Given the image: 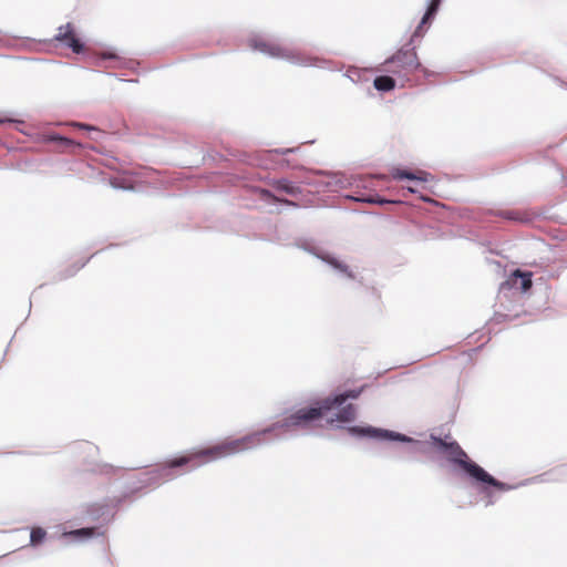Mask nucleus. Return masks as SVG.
Listing matches in <instances>:
<instances>
[{"label": "nucleus", "mask_w": 567, "mask_h": 567, "mask_svg": "<svg viewBox=\"0 0 567 567\" xmlns=\"http://www.w3.org/2000/svg\"><path fill=\"white\" fill-rule=\"evenodd\" d=\"M359 394L360 391L351 390L332 399L327 398L318 408L300 409L282 422H277L262 431L176 458L168 465L148 473L146 482L157 483L158 478L169 480L173 477L171 471L182 465L192 464V468H195L205 463L255 449L274 439H282L301 430L311 431L322 419L327 425L336 426L351 422L355 417V409L352 404L346 406L343 404L349 398L355 399Z\"/></svg>", "instance_id": "f257e3e1"}, {"label": "nucleus", "mask_w": 567, "mask_h": 567, "mask_svg": "<svg viewBox=\"0 0 567 567\" xmlns=\"http://www.w3.org/2000/svg\"><path fill=\"white\" fill-rule=\"evenodd\" d=\"M435 443L439 449L449 454V457L453 463L460 465L464 470V472L472 480L473 485H475L483 494L486 495L488 498L487 505H491L494 502L491 492L492 487L497 491H509L513 488V486L497 481L483 467L472 462L467 457V454L456 442L447 443L445 441L435 439Z\"/></svg>", "instance_id": "f03ea898"}, {"label": "nucleus", "mask_w": 567, "mask_h": 567, "mask_svg": "<svg viewBox=\"0 0 567 567\" xmlns=\"http://www.w3.org/2000/svg\"><path fill=\"white\" fill-rule=\"evenodd\" d=\"M284 164L292 169L305 171L306 176L301 178V183L315 187L317 192L334 193L346 188H368L371 184L370 177L307 169L305 166L293 164L289 159H284Z\"/></svg>", "instance_id": "7ed1b4c3"}, {"label": "nucleus", "mask_w": 567, "mask_h": 567, "mask_svg": "<svg viewBox=\"0 0 567 567\" xmlns=\"http://www.w3.org/2000/svg\"><path fill=\"white\" fill-rule=\"evenodd\" d=\"M249 47L271 58L284 59L292 64L301 66L326 68L328 61L318 56L308 55L297 49L282 47L277 43L268 42L260 37L249 40Z\"/></svg>", "instance_id": "20e7f679"}, {"label": "nucleus", "mask_w": 567, "mask_h": 567, "mask_svg": "<svg viewBox=\"0 0 567 567\" xmlns=\"http://www.w3.org/2000/svg\"><path fill=\"white\" fill-rule=\"evenodd\" d=\"M383 65L384 71L399 78L408 79L410 74L414 73L419 69L422 70L424 76L429 78L431 75L427 69L422 68L415 47H410V44H405L399 49L396 53L384 61Z\"/></svg>", "instance_id": "39448f33"}, {"label": "nucleus", "mask_w": 567, "mask_h": 567, "mask_svg": "<svg viewBox=\"0 0 567 567\" xmlns=\"http://www.w3.org/2000/svg\"><path fill=\"white\" fill-rule=\"evenodd\" d=\"M532 272L514 269L509 271L508 278L501 285L499 292L505 293L506 290H515L517 292H526L532 287Z\"/></svg>", "instance_id": "423d86ee"}, {"label": "nucleus", "mask_w": 567, "mask_h": 567, "mask_svg": "<svg viewBox=\"0 0 567 567\" xmlns=\"http://www.w3.org/2000/svg\"><path fill=\"white\" fill-rule=\"evenodd\" d=\"M349 432L353 435L358 436H368L377 440H390V441H400V442H413V440L406 435L389 431V430H382L377 429L372 426H352L349 429Z\"/></svg>", "instance_id": "0eeeda50"}, {"label": "nucleus", "mask_w": 567, "mask_h": 567, "mask_svg": "<svg viewBox=\"0 0 567 567\" xmlns=\"http://www.w3.org/2000/svg\"><path fill=\"white\" fill-rule=\"evenodd\" d=\"M56 41L62 42L65 47L71 49L74 53H81L84 50L83 42L74 34L71 23L61 25L54 37Z\"/></svg>", "instance_id": "6e6552de"}, {"label": "nucleus", "mask_w": 567, "mask_h": 567, "mask_svg": "<svg viewBox=\"0 0 567 567\" xmlns=\"http://www.w3.org/2000/svg\"><path fill=\"white\" fill-rule=\"evenodd\" d=\"M441 2H442L441 0H429L426 11H425L421 22L416 27L415 31L413 32V34L410 39V42L408 44L411 45L417 39L423 38V35L425 33L424 25L430 24L433 21V19L435 18V16L440 9Z\"/></svg>", "instance_id": "1a4fd4ad"}, {"label": "nucleus", "mask_w": 567, "mask_h": 567, "mask_svg": "<svg viewBox=\"0 0 567 567\" xmlns=\"http://www.w3.org/2000/svg\"><path fill=\"white\" fill-rule=\"evenodd\" d=\"M392 176L394 179H409L415 182L416 184H423L429 181L431 175L426 172L412 173L406 169L398 168L392 173Z\"/></svg>", "instance_id": "9d476101"}, {"label": "nucleus", "mask_w": 567, "mask_h": 567, "mask_svg": "<svg viewBox=\"0 0 567 567\" xmlns=\"http://www.w3.org/2000/svg\"><path fill=\"white\" fill-rule=\"evenodd\" d=\"M317 258L326 261L327 264L331 265L333 268L348 274L349 277H351V274L348 272V267L340 262L337 258L332 257L328 250H312Z\"/></svg>", "instance_id": "9b49d317"}, {"label": "nucleus", "mask_w": 567, "mask_h": 567, "mask_svg": "<svg viewBox=\"0 0 567 567\" xmlns=\"http://www.w3.org/2000/svg\"><path fill=\"white\" fill-rule=\"evenodd\" d=\"M274 187L279 190V192H284L290 196H298L301 194V188L300 186H298L297 184L286 179V178H281V179H277L274 182Z\"/></svg>", "instance_id": "f8f14e48"}, {"label": "nucleus", "mask_w": 567, "mask_h": 567, "mask_svg": "<svg viewBox=\"0 0 567 567\" xmlns=\"http://www.w3.org/2000/svg\"><path fill=\"white\" fill-rule=\"evenodd\" d=\"M347 199L353 200V202H360V203H369V204H379L384 205L390 203L389 200H385L383 198H380L378 195H363L359 190L354 192L353 194L346 195Z\"/></svg>", "instance_id": "ddd939ff"}, {"label": "nucleus", "mask_w": 567, "mask_h": 567, "mask_svg": "<svg viewBox=\"0 0 567 567\" xmlns=\"http://www.w3.org/2000/svg\"><path fill=\"white\" fill-rule=\"evenodd\" d=\"M373 85L380 92H389L395 87V80L390 75H379L374 79Z\"/></svg>", "instance_id": "4468645a"}, {"label": "nucleus", "mask_w": 567, "mask_h": 567, "mask_svg": "<svg viewBox=\"0 0 567 567\" xmlns=\"http://www.w3.org/2000/svg\"><path fill=\"white\" fill-rule=\"evenodd\" d=\"M499 216L503 218H506L508 220H514V221H520V223L529 221V218L525 217L524 214H522L518 210H502V212H499Z\"/></svg>", "instance_id": "2eb2a0df"}, {"label": "nucleus", "mask_w": 567, "mask_h": 567, "mask_svg": "<svg viewBox=\"0 0 567 567\" xmlns=\"http://www.w3.org/2000/svg\"><path fill=\"white\" fill-rule=\"evenodd\" d=\"M94 534H95L94 528H81V529L73 530L66 535L76 540H82V539L92 537Z\"/></svg>", "instance_id": "dca6fc26"}, {"label": "nucleus", "mask_w": 567, "mask_h": 567, "mask_svg": "<svg viewBox=\"0 0 567 567\" xmlns=\"http://www.w3.org/2000/svg\"><path fill=\"white\" fill-rule=\"evenodd\" d=\"M47 533L44 529L38 527V528H33L31 530V534H30V542L32 545H38L40 544L44 537H45Z\"/></svg>", "instance_id": "f3484780"}, {"label": "nucleus", "mask_w": 567, "mask_h": 567, "mask_svg": "<svg viewBox=\"0 0 567 567\" xmlns=\"http://www.w3.org/2000/svg\"><path fill=\"white\" fill-rule=\"evenodd\" d=\"M299 150V147H287V148H277L271 151V153L280 154V155H288L291 153H296Z\"/></svg>", "instance_id": "a211bd4d"}, {"label": "nucleus", "mask_w": 567, "mask_h": 567, "mask_svg": "<svg viewBox=\"0 0 567 567\" xmlns=\"http://www.w3.org/2000/svg\"><path fill=\"white\" fill-rule=\"evenodd\" d=\"M298 248H316L315 241L312 239H302L297 243Z\"/></svg>", "instance_id": "6ab92c4d"}, {"label": "nucleus", "mask_w": 567, "mask_h": 567, "mask_svg": "<svg viewBox=\"0 0 567 567\" xmlns=\"http://www.w3.org/2000/svg\"><path fill=\"white\" fill-rule=\"evenodd\" d=\"M72 125H74V126H76V127H79L81 130H86L89 132H94L97 135L101 134V132L96 127L91 126V125H86V124H82V123H73Z\"/></svg>", "instance_id": "aec40b11"}, {"label": "nucleus", "mask_w": 567, "mask_h": 567, "mask_svg": "<svg viewBox=\"0 0 567 567\" xmlns=\"http://www.w3.org/2000/svg\"><path fill=\"white\" fill-rule=\"evenodd\" d=\"M260 197L265 200H279L277 197L272 195V193L268 189H260Z\"/></svg>", "instance_id": "412c9836"}, {"label": "nucleus", "mask_w": 567, "mask_h": 567, "mask_svg": "<svg viewBox=\"0 0 567 567\" xmlns=\"http://www.w3.org/2000/svg\"><path fill=\"white\" fill-rule=\"evenodd\" d=\"M52 140H59V141L63 142L65 144H71L72 143V141L70 138L63 137V136H60V135L53 136Z\"/></svg>", "instance_id": "4be33fe9"}, {"label": "nucleus", "mask_w": 567, "mask_h": 567, "mask_svg": "<svg viewBox=\"0 0 567 567\" xmlns=\"http://www.w3.org/2000/svg\"><path fill=\"white\" fill-rule=\"evenodd\" d=\"M406 189H408V192H410L412 194H417L420 192L417 186H409V187H406Z\"/></svg>", "instance_id": "5701e85b"}, {"label": "nucleus", "mask_w": 567, "mask_h": 567, "mask_svg": "<svg viewBox=\"0 0 567 567\" xmlns=\"http://www.w3.org/2000/svg\"><path fill=\"white\" fill-rule=\"evenodd\" d=\"M102 58H103V59H114L115 56H114V55H112V54H106V53H105V54H103V56H102Z\"/></svg>", "instance_id": "b1692460"}, {"label": "nucleus", "mask_w": 567, "mask_h": 567, "mask_svg": "<svg viewBox=\"0 0 567 567\" xmlns=\"http://www.w3.org/2000/svg\"><path fill=\"white\" fill-rule=\"evenodd\" d=\"M493 265H495L497 268L502 267L499 261H493Z\"/></svg>", "instance_id": "393cba45"}, {"label": "nucleus", "mask_w": 567, "mask_h": 567, "mask_svg": "<svg viewBox=\"0 0 567 567\" xmlns=\"http://www.w3.org/2000/svg\"><path fill=\"white\" fill-rule=\"evenodd\" d=\"M286 204H289V205H295V203L290 202V200H284Z\"/></svg>", "instance_id": "a878e982"}, {"label": "nucleus", "mask_w": 567, "mask_h": 567, "mask_svg": "<svg viewBox=\"0 0 567 567\" xmlns=\"http://www.w3.org/2000/svg\"><path fill=\"white\" fill-rule=\"evenodd\" d=\"M421 199H422L423 202H427V200H429L426 197H423V196H421Z\"/></svg>", "instance_id": "bb28decb"}, {"label": "nucleus", "mask_w": 567, "mask_h": 567, "mask_svg": "<svg viewBox=\"0 0 567 567\" xmlns=\"http://www.w3.org/2000/svg\"><path fill=\"white\" fill-rule=\"evenodd\" d=\"M84 264H85V262H82V264L78 267V269H80V268L84 267Z\"/></svg>", "instance_id": "cd10ccee"}, {"label": "nucleus", "mask_w": 567, "mask_h": 567, "mask_svg": "<svg viewBox=\"0 0 567 567\" xmlns=\"http://www.w3.org/2000/svg\"><path fill=\"white\" fill-rule=\"evenodd\" d=\"M3 122H4V120H1V118H0V123H3Z\"/></svg>", "instance_id": "c85d7f7f"}]
</instances>
